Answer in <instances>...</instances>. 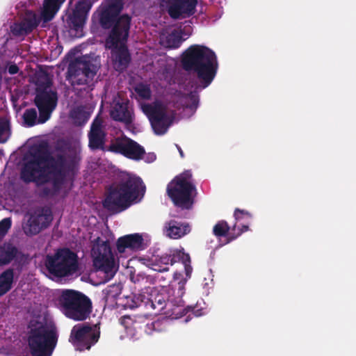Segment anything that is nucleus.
Masks as SVG:
<instances>
[{
  "label": "nucleus",
  "instance_id": "obj_1",
  "mask_svg": "<svg viewBox=\"0 0 356 356\" xmlns=\"http://www.w3.org/2000/svg\"><path fill=\"white\" fill-rule=\"evenodd\" d=\"M30 155L22 168L20 179L26 184L35 183L38 186L51 183L52 188L40 190L42 197L58 193L66 179L76 173L81 161L77 152L64 141L58 142L54 152L47 142H42L31 148Z\"/></svg>",
  "mask_w": 356,
  "mask_h": 356
},
{
  "label": "nucleus",
  "instance_id": "obj_2",
  "mask_svg": "<svg viewBox=\"0 0 356 356\" xmlns=\"http://www.w3.org/2000/svg\"><path fill=\"white\" fill-rule=\"evenodd\" d=\"M181 65L185 71L196 74L202 88L211 83L218 68L215 52L200 44H193L183 53Z\"/></svg>",
  "mask_w": 356,
  "mask_h": 356
},
{
  "label": "nucleus",
  "instance_id": "obj_3",
  "mask_svg": "<svg viewBox=\"0 0 356 356\" xmlns=\"http://www.w3.org/2000/svg\"><path fill=\"white\" fill-rule=\"evenodd\" d=\"M123 9L122 0H108L99 13V23L104 29L111 31L106 40V44L117 46L119 42L127 41L131 18L129 15H120Z\"/></svg>",
  "mask_w": 356,
  "mask_h": 356
},
{
  "label": "nucleus",
  "instance_id": "obj_4",
  "mask_svg": "<svg viewBox=\"0 0 356 356\" xmlns=\"http://www.w3.org/2000/svg\"><path fill=\"white\" fill-rule=\"evenodd\" d=\"M145 186L140 177L127 175L120 181L111 186L103 206L108 211L115 213L128 209L138 197L140 191H145Z\"/></svg>",
  "mask_w": 356,
  "mask_h": 356
},
{
  "label": "nucleus",
  "instance_id": "obj_5",
  "mask_svg": "<svg viewBox=\"0 0 356 356\" xmlns=\"http://www.w3.org/2000/svg\"><path fill=\"white\" fill-rule=\"evenodd\" d=\"M55 327L38 320L28 325V344L32 356H51L58 341Z\"/></svg>",
  "mask_w": 356,
  "mask_h": 356
},
{
  "label": "nucleus",
  "instance_id": "obj_6",
  "mask_svg": "<svg viewBox=\"0 0 356 356\" xmlns=\"http://www.w3.org/2000/svg\"><path fill=\"white\" fill-rule=\"evenodd\" d=\"M58 304L65 316L76 321H83L90 317L92 301L81 292L65 289L58 298Z\"/></svg>",
  "mask_w": 356,
  "mask_h": 356
},
{
  "label": "nucleus",
  "instance_id": "obj_7",
  "mask_svg": "<svg viewBox=\"0 0 356 356\" xmlns=\"http://www.w3.org/2000/svg\"><path fill=\"white\" fill-rule=\"evenodd\" d=\"M192 172L184 171L177 175L167 186V194L174 205L181 209H190L194 204L193 193L196 187L192 181Z\"/></svg>",
  "mask_w": 356,
  "mask_h": 356
},
{
  "label": "nucleus",
  "instance_id": "obj_8",
  "mask_svg": "<svg viewBox=\"0 0 356 356\" xmlns=\"http://www.w3.org/2000/svg\"><path fill=\"white\" fill-rule=\"evenodd\" d=\"M100 67L99 61L90 56H83L70 64L68 74L72 85L83 86L86 91L92 90L95 86L94 78Z\"/></svg>",
  "mask_w": 356,
  "mask_h": 356
},
{
  "label": "nucleus",
  "instance_id": "obj_9",
  "mask_svg": "<svg viewBox=\"0 0 356 356\" xmlns=\"http://www.w3.org/2000/svg\"><path fill=\"white\" fill-rule=\"evenodd\" d=\"M44 264L50 274L57 277H65L77 271L78 257L67 248H59L54 254L47 255Z\"/></svg>",
  "mask_w": 356,
  "mask_h": 356
},
{
  "label": "nucleus",
  "instance_id": "obj_10",
  "mask_svg": "<svg viewBox=\"0 0 356 356\" xmlns=\"http://www.w3.org/2000/svg\"><path fill=\"white\" fill-rule=\"evenodd\" d=\"M92 3L93 1L92 0L79 1L74 8L68 11L63 17L64 26L72 35L76 38H81L83 35V26Z\"/></svg>",
  "mask_w": 356,
  "mask_h": 356
},
{
  "label": "nucleus",
  "instance_id": "obj_11",
  "mask_svg": "<svg viewBox=\"0 0 356 356\" xmlns=\"http://www.w3.org/2000/svg\"><path fill=\"white\" fill-rule=\"evenodd\" d=\"M91 256L93 259V266L97 270L105 273L107 275H114V257L108 241H103L97 237L93 241Z\"/></svg>",
  "mask_w": 356,
  "mask_h": 356
},
{
  "label": "nucleus",
  "instance_id": "obj_12",
  "mask_svg": "<svg viewBox=\"0 0 356 356\" xmlns=\"http://www.w3.org/2000/svg\"><path fill=\"white\" fill-rule=\"evenodd\" d=\"M99 328L96 325L82 323L74 325L70 333V341L76 350H90L99 340Z\"/></svg>",
  "mask_w": 356,
  "mask_h": 356
},
{
  "label": "nucleus",
  "instance_id": "obj_13",
  "mask_svg": "<svg viewBox=\"0 0 356 356\" xmlns=\"http://www.w3.org/2000/svg\"><path fill=\"white\" fill-rule=\"evenodd\" d=\"M106 150L115 154H122L134 161L143 159L145 154V148L143 146L125 136L112 140Z\"/></svg>",
  "mask_w": 356,
  "mask_h": 356
},
{
  "label": "nucleus",
  "instance_id": "obj_14",
  "mask_svg": "<svg viewBox=\"0 0 356 356\" xmlns=\"http://www.w3.org/2000/svg\"><path fill=\"white\" fill-rule=\"evenodd\" d=\"M49 83L48 82L44 88L37 90L34 99V103L39 111L38 122L40 124L46 122L50 118L51 113L57 106V92L48 90Z\"/></svg>",
  "mask_w": 356,
  "mask_h": 356
},
{
  "label": "nucleus",
  "instance_id": "obj_15",
  "mask_svg": "<svg viewBox=\"0 0 356 356\" xmlns=\"http://www.w3.org/2000/svg\"><path fill=\"white\" fill-rule=\"evenodd\" d=\"M144 112L147 115L154 133L157 135L165 134L174 119V117L169 115L165 108L160 104L154 106L145 105Z\"/></svg>",
  "mask_w": 356,
  "mask_h": 356
},
{
  "label": "nucleus",
  "instance_id": "obj_16",
  "mask_svg": "<svg viewBox=\"0 0 356 356\" xmlns=\"http://www.w3.org/2000/svg\"><path fill=\"white\" fill-rule=\"evenodd\" d=\"M88 137V147L90 149L107 151V147L105 146L106 132L104 120L101 117L97 116L93 120Z\"/></svg>",
  "mask_w": 356,
  "mask_h": 356
},
{
  "label": "nucleus",
  "instance_id": "obj_17",
  "mask_svg": "<svg viewBox=\"0 0 356 356\" xmlns=\"http://www.w3.org/2000/svg\"><path fill=\"white\" fill-rule=\"evenodd\" d=\"M110 115L113 120L123 122L126 125L132 124L134 120V111L129 107V101L120 98L113 101Z\"/></svg>",
  "mask_w": 356,
  "mask_h": 356
},
{
  "label": "nucleus",
  "instance_id": "obj_18",
  "mask_svg": "<svg viewBox=\"0 0 356 356\" xmlns=\"http://www.w3.org/2000/svg\"><path fill=\"white\" fill-rule=\"evenodd\" d=\"M127 41L119 42L117 46L106 44L108 48H113L112 58L115 69L118 72L125 70L131 62V55L126 45Z\"/></svg>",
  "mask_w": 356,
  "mask_h": 356
},
{
  "label": "nucleus",
  "instance_id": "obj_19",
  "mask_svg": "<svg viewBox=\"0 0 356 356\" xmlns=\"http://www.w3.org/2000/svg\"><path fill=\"white\" fill-rule=\"evenodd\" d=\"M197 3V0H172L168 7V14L175 19L182 15L189 17L194 14Z\"/></svg>",
  "mask_w": 356,
  "mask_h": 356
},
{
  "label": "nucleus",
  "instance_id": "obj_20",
  "mask_svg": "<svg viewBox=\"0 0 356 356\" xmlns=\"http://www.w3.org/2000/svg\"><path fill=\"white\" fill-rule=\"evenodd\" d=\"M144 239L140 234H127L118 238L116 248L118 252L124 253L127 250L138 251L143 249Z\"/></svg>",
  "mask_w": 356,
  "mask_h": 356
},
{
  "label": "nucleus",
  "instance_id": "obj_21",
  "mask_svg": "<svg viewBox=\"0 0 356 356\" xmlns=\"http://www.w3.org/2000/svg\"><path fill=\"white\" fill-rule=\"evenodd\" d=\"M40 22V19L33 12L28 10L21 22L15 24L12 32L16 36L27 35L31 33Z\"/></svg>",
  "mask_w": 356,
  "mask_h": 356
},
{
  "label": "nucleus",
  "instance_id": "obj_22",
  "mask_svg": "<svg viewBox=\"0 0 356 356\" xmlns=\"http://www.w3.org/2000/svg\"><path fill=\"white\" fill-rule=\"evenodd\" d=\"M191 231L188 224L170 220L165 224V234L170 238L178 239L185 236Z\"/></svg>",
  "mask_w": 356,
  "mask_h": 356
},
{
  "label": "nucleus",
  "instance_id": "obj_23",
  "mask_svg": "<svg viewBox=\"0 0 356 356\" xmlns=\"http://www.w3.org/2000/svg\"><path fill=\"white\" fill-rule=\"evenodd\" d=\"M21 254L18 248L10 243L0 245V266L10 264Z\"/></svg>",
  "mask_w": 356,
  "mask_h": 356
},
{
  "label": "nucleus",
  "instance_id": "obj_24",
  "mask_svg": "<svg viewBox=\"0 0 356 356\" xmlns=\"http://www.w3.org/2000/svg\"><path fill=\"white\" fill-rule=\"evenodd\" d=\"M171 266L177 262H181L185 268L186 274L188 275L192 271L191 266V257L188 253H185L183 250H173L170 251Z\"/></svg>",
  "mask_w": 356,
  "mask_h": 356
},
{
  "label": "nucleus",
  "instance_id": "obj_25",
  "mask_svg": "<svg viewBox=\"0 0 356 356\" xmlns=\"http://www.w3.org/2000/svg\"><path fill=\"white\" fill-rule=\"evenodd\" d=\"M13 282V268H8L0 274V297L7 293L12 289Z\"/></svg>",
  "mask_w": 356,
  "mask_h": 356
},
{
  "label": "nucleus",
  "instance_id": "obj_26",
  "mask_svg": "<svg viewBox=\"0 0 356 356\" xmlns=\"http://www.w3.org/2000/svg\"><path fill=\"white\" fill-rule=\"evenodd\" d=\"M71 117L76 126H83L89 119L88 113L80 108L74 109L71 113Z\"/></svg>",
  "mask_w": 356,
  "mask_h": 356
},
{
  "label": "nucleus",
  "instance_id": "obj_27",
  "mask_svg": "<svg viewBox=\"0 0 356 356\" xmlns=\"http://www.w3.org/2000/svg\"><path fill=\"white\" fill-rule=\"evenodd\" d=\"M32 216L39 223L41 229L47 228L52 220V215L50 210H42L41 213L32 215Z\"/></svg>",
  "mask_w": 356,
  "mask_h": 356
},
{
  "label": "nucleus",
  "instance_id": "obj_28",
  "mask_svg": "<svg viewBox=\"0 0 356 356\" xmlns=\"http://www.w3.org/2000/svg\"><path fill=\"white\" fill-rule=\"evenodd\" d=\"M60 5L51 0H44L43 16L45 19L50 20Z\"/></svg>",
  "mask_w": 356,
  "mask_h": 356
},
{
  "label": "nucleus",
  "instance_id": "obj_29",
  "mask_svg": "<svg viewBox=\"0 0 356 356\" xmlns=\"http://www.w3.org/2000/svg\"><path fill=\"white\" fill-rule=\"evenodd\" d=\"M230 227L225 220L218 221L213 228V234L216 237L227 236L229 234Z\"/></svg>",
  "mask_w": 356,
  "mask_h": 356
},
{
  "label": "nucleus",
  "instance_id": "obj_30",
  "mask_svg": "<svg viewBox=\"0 0 356 356\" xmlns=\"http://www.w3.org/2000/svg\"><path fill=\"white\" fill-rule=\"evenodd\" d=\"M23 120L25 126L31 127L37 123V111L35 108L26 109L23 114Z\"/></svg>",
  "mask_w": 356,
  "mask_h": 356
},
{
  "label": "nucleus",
  "instance_id": "obj_31",
  "mask_svg": "<svg viewBox=\"0 0 356 356\" xmlns=\"http://www.w3.org/2000/svg\"><path fill=\"white\" fill-rule=\"evenodd\" d=\"M24 229L26 234L29 236L35 235L42 230L39 223L32 216L28 220Z\"/></svg>",
  "mask_w": 356,
  "mask_h": 356
},
{
  "label": "nucleus",
  "instance_id": "obj_32",
  "mask_svg": "<svg viewBox=\"0 0 356 356\" xmlns=\"http://www.w3.org/2000/svg\"><path fill=\"white\" fill-rule=\"evenodd\" d=\"M182 42L181 36L176 33H172L166 37V45L171 49L179 47Z\"/></svg>",
  "mask_w": 356,
  "mask_h": 356
},
{
  "label": "nucleus",
  "instance_id": "obj_33",
  "mask_svg": "<svg viewBox=\"0 0 356 356\" xmlns=\"http://www.w3.org/2000/svg\"><path fill=\"white\" fill-rule=\"evenodd\" d=\"M162 325V321H154L151 323H147L140 327L143 328L146 334H152L154 331L161 332L163 330Z\"/></svg>",
  "mask_w": 356,
  "mask_h": 356
},
{
  "label": "nucleus",
  "instance_id": "obj_34",
  "mask_svg": "<svg viewBox=\"0 0 356 356\" xmlns=\"http://www.w3.org/2000/svg\"><path fill=\"white\" fill-rule=\"evenodd\" d=\"M135 92L143 99H149L151 97V90L149 87L143 83H139L135 87Z\"/></svg>",
  "mask_w": 356,
  "mask_h": 356
},
{
  "label": "nucleus",
  "instance_id": "obj_35",
  "mask_svg": "<svg viewBox=\"0 0 356 356\" xmlns=\"http://www.w3.org/2000/svg\"><path fill=\"white\" fill-rule=\"evenodd\" d=\"M151 307L159 312L163 310L168 305L162 295H157L154 300H149Z\"/></svg>",
  "mask_w": 356,
  "mask_h": 356
},
{
  "label": "nucleus",
  "instance_id": "obj_36",
  "mask_svg": "<svg viewBox=\"0 0 356 356\" xmlns=\"http://www.w3.org/2000/svg\"><path fill=\"white\" fill-rule=\"evenodd\" d=\"M162 266L154 268V270L158 272H164L169 270V266L171 265V260L169 254H164L160 257L158 261Z\"/></svg>",
  "mask_w": 356,
  "mask_h": 356
},
{
  "label": "nucleus",
  "instance_id": "obj_37",
  "mask_svg": "<svg viewBox=\"0 0 356 356\" xmlns=\"http://www.w3.org/2000/svg\"><path fill=\"white\" fill-rule=\"evenodd\" d=\"M9 130V123L5 119L0 118V143H5L7 141L8 136H6V132Z\"/></svg>",
  "mask_w": 356,
  "mask_h": 356
},
{
  "label": "nucleus",
  "instance_id": "obj_38",
  "mask_svg": "<svg viewBox=\"0 0 356 356\" xmlns=\"http://www.w3.org/2000/svg\"><path fill=\"white\" fill-rule=\"evenodd\" d=\"M145 320H146V318H145L144 317H141V316L138 317V321L136 319L134 320L130 316L124 315L120 318V322L126 328H128L130 326H131L132 325H134L135 323H136L138 321L143 322Z\"/></svg>",
  "mask_w": 356,
  "mask_h": 356
},
{
  "label": "nucleus",
  "instance_id": "obj_39",
  "mask_svg": "<svg viewBox=\"0 0 356 356\" xmlns=\"http://www.w3.org/2000/svg\"><path fill=\"white\" fill-rule=\"evenodd\" d=\"M186 99L188 100L189 104L187 107L191 109H196L199 103V95L196 91L191 92L187 95Z\"/></svg>",
  "mask_w": 356,
  "mask_h": 356
},
{
  "label": "nucleus",
  "instance_id": "obj_40",
  "mask_svg": "<svg viewBox=\"0 0 356 356\" xmlns=\"http://www.w3.org/2000/svg\"><path fill=\"white\" fill-rule=\"evenodd\" d=\"M12 221L10 218H3L0 221V238L3 237L11 227Z\"/></svg>",
  "mask_w": 356,
  "mask_h": 356
},
{
  "label": "nucleus",
  "instance_id": "obj_41",
  "mask_svg": "<svg viewBox=\"0 0 356 356\" xmlns=\"http://www.w3.org/2000/svg\"><path fill=\"white\" fill-rule=\"evenodd\" d=\"M234 216L236 219V220H241L243 217L246 216L248 218H252V214L248 212V211L240 209H236L234 213Z\"/></svg>",
  "mask_w": 356,
  "mask_h": 356
},
{
  "label": "nucleus",
  "instance_id": "obj_42",
  "mask_svg": "<svg viewBox=\"0 0 356 356\" xmlns=\"http://www.w3.org/2000/svg\"><path fill=\"white\" fill-rule=\"evenodd\" d=\"M130 279L132 282L138 283L141 281H143L145 279H147V277L144 273H139L138 274L134 273L130 275Z\"/></svg>",
  "mask_w": 356,
  "mask_h": 356
},
{
  "label": "nucleus",
  "instance_id": "obj_43",
  "mask_svg": "<svg viewBox=\"0 0 356 356\" xmlns=\"http://www.w3.org/2000/svg\"><path fill=\"white\" fill-rule=\"evenodd\" d=\"M191 308L188 307L187 311H185L186 309H184L182 306L178 305L176 308L174 309L172 314H175L176 318L181 317L185 315Z\"/></svg>",
  "mask_w": 356,
  "mask_h": 356
},
{
  "label": "nucleus",
  "instance_id": "obj_44",
  "mask_svg": "<svg viewBox=\"0 0 356 356\" xmlns=\"http://www.w3.org/2000/svg\"><path fill=\"white\" fill-rule=\"evenodd\" d=\"M8 72L10 74H15L19 72V67L16 64H11L8 67Z\"/></svg>",
  "mask_w": 356,
  "mask_h": 356
},
{
  "label": "nucleus",
  "instance_id": "obj_45",
  "mask_svg": "<svg viewBox=\"0 0 356 356\" xmlns=\"http://www.w3.org/2000/svg\"><path fill=\"white\" fill-rule=\"evenodd\" d=\"M249 229V227L248 225H243L240 232L238 233L237 236H229V241H231L234 239H235L238 236L241 235L242 233L247 232Z\"/></svg>",
  "mask_w": 356,
  "mask_h": 356
},
{
  "label": "nucleus",
  "instance_id": "obj_46",
  "mask_svg": "<svg viewBox=\"0 0 356 356\" xmlns=\"http://www.w3.org/2000/svg\"><path fill=\"white\" fill-rule=\"evenodd\" d=\"M131 300V303H129V300H127L128 307L129 308L133 309V308H135V307H138L139 306V305L137 303V302H136L134 300V298H132Z\"/></svg>",
  "mask_w": 356,
  "mask_h": 356
},
{
  "label": "nucleus",
  "instance_id": "obj_47",
  "mask_svg": "<svg viewBox=\"0 0 356 356\" xmlns=\"http://www.w3.org/2000/svg\"><path fill=\"white\" fill-rule=\"evenodd\" d=\"M177 149H178V151H179V154H180L181 157V158H184V152H183V151H182L181 148L180 147H179L178 145H177Z\"/></svg>",
  "mask_w": 356,
  "mask_h": 356
},
{
  "label": "nucleus",
  "instance_id": "obj_48",
  "mask_svg": "<svg viewBox=\"0 0 356 356\" xmlns=\"http://www.w3.org/2000/svg\"><path fill=\"white\" fill-rule=\"evenodd\" d=\"M110 291H111V289H106L105 290V293H106V295H108V294H109V293H110Z\"/></svg>",
  "mask_w": 356,
  "mask_h": 356
}]
</instances>
